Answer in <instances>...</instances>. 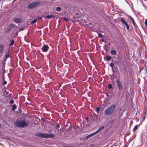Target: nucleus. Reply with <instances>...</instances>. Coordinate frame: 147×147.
<instances>
[{"mask_svg": "<svg viewBox=\"0 0 147 147\" xmlns=\"http://www.w3.org/2000/svg\"><path fill=\"white\" fill-rule=\"evenodd\" d=\"M16 34L17 35H18V34Z\"/></svg>", "mask_w": 147, "mask_h": 147, "instance_id": "obj_52", "label": "nucleus"}, {"mask_svg": "<svg viewBox=\"0 0 147 147\" xmlns=\"http://www.w3.org/2000/svg\"><path fill=\"white\" fill-rule=\"evenodd\" d=\"M14 27L15 25L14 24H9L8 27H7V28L11 31L14 28Z\"/></svg>", "mask_w": 147, "mask_h": 147, "instance_id": "obj_11", "label": "nucleus"}, {"mask_svg": "<svg viewBox=\"0 0 147 147\" xmlns=\"http://www.w3.org/2000/svg\"><path fill=\"white\" fill-rule=\"evenodd\" d=\"M37 21V19H35L34 20H33L32 22H31V23L32 24H33L35 23L36 21Z\"/></svg>", "mask_w": 147, "mask_h": 147, "instance_id": "obj_28", "label": "nucleus"}, {"mask_svg": "<svg viewBox=\"0 0 147 147\" xmlns=\"http://www.w3.org/2000/svg\"><path fill=\"white\" fill-rule=\"evenodd\" d=\"M72 128V127L71 126H69V127L66 128V129H65L66 132L67 133H70V131L71 130Z\"/></svg>", "mask_w": 147, "mask_h": 147, "instance_id": "obj_15", "label": "nucleus"}, {"mask_svg": "<svg viewBox=\"0 0 147 147\" xmlns=\"http://www.w3.org/2000/svg\"><path fill=\"white\" fill-rule=\"evenodd\" d=\"M7 82L6 81H4V82H3V85H5V84H7Z\"/></svg>", "mask_w": 147, "mask_h": 147, "instance_id": "obj_38", "label": "nucleus"}, {"mask_svg": "<svg viewBox=\"0 0 147 147\" xmlns=\"http://www.w3.org/2000/svg\"><path fill=\"white\" fill-rule=\"evenodd\" d=\"M52 17H53V16L52 15H49L48 16H47L46 17H47V18L48 19H50Z\"/></svg>", "mask_w": 147, "mask_h": 147, "instance_id": "obj_27", "label": "nucleus"}, {"mask_svg": "<svg viewBox=\"0 0 147 147\" xmlns=\"http://www.w3.org/2000/svg\"><path fill=\"white\" fill-rule=\"evenodd\" d=\"M112 57L109 56L106 57V58L107 61H109L111 59Z\"/></svg>", "mask_w": 147, "mask_h": 147, "instance_id": "obj_22", "label": "nucleus"}, {"mask_svg": "<svg viewBox=\"0 0 147 147\" xmlns=\"http://www.w3.org/2000/svg\"><path fill=\"white\" fill-rule=\"evenodd\" d=\"M63 20L66 21H68L69 20V19L68 18H66L65 17L63 18Z\"/></svg>", "mask_w": 147, "mask_h": 147, "instance_id": "obj_30", "label": "nucleus"}, {"mask_svg": "<svg viewBox=\"0 0 147 147\" xmlns=\"http://www.w3.org/2000/svg\"><path fill=\"white\" fill-rule=\"evenodd\" d=\"M110 122V121H108V122Z\"/></svg>", "mask_w": 147, "mask_h": 147, "instance_id": "obj_51", "label": "nucleus"}, {"mask_svg": "<svg viewBox=\"0 0 147 147\" xmlns=\"http://www.w3.org/2000/svg\"><path fill=\"white\" fill-rule=\"evenodd\" d=\"M130 18L131 19V20L132 21H133L134 20L133 19V18L131 16L130 17Z\"/></svg>", "mask_w": 147, "mask_h": 147, "instance_id": "obj_40", "label": "nucleus"}, {"mask_svg": "<svg viewBox=\"0 0 147 147\" xmlns=\"http://www.w3.org/2000/svg\"><path fill=\"white\" fill-rule=\"evenodd\" d=\"M13 21L17 23H20L22 21V20L20 18H15L13 19Z\"/></svg>", "mask_w": 147, "mask_h": 147, "instance_id": "obj_8", "label": "nucleus"}, {"mask_svg": "<svg viewBox=\"0 0 147 147\" xmlns=\"http://www.w3.org/2000/svg\"><path fill=\"white\" fill-rule=\"evenodd\" d=\"M121 109H122L121 108H120L119 109V111H121Z\"/></svg>", "mask_w": 147, "mask_h": 147, "instance_id": "obj_48", "label": "nucleus"}, {"mask_svg": "<svg viewBox=\"0 0 147 147\" xmlns=\"http://www.w3.org/2000/svg\"><path fill=\"white\" fill-rule=\"evenodd\" d=\"M11 30L8 29L7 28L6 30L4 31V33L5 34H7L9 33Z\"/></svg>", "mask_w": 147, "mask_h": 147, "instance_id": "obj_19", "label": "nucleus"}, {"mask_svg": "<svg viewBox=\"0 0 147 147\" xmlns=\"http://www.w3.org/2000/svg\"><path fill=\"white\" fill-rule=\"evenodd\" d=\"M142 121H141L140 122V124L138 125H141L142 124Z\"/></svg>", "mask_w": 147, "mask_h": 147, "instance_id": "obj_49", "label": "nucleus"}, {"mask_svg": "<svg viewBox=\"0 0 147 147\" xmlns=\"http://www.w3.org/2000/svg\"><path fill=\"white\" fill-rule=\"evenodd\" d=\"M4 49V47L2 45H0V53H2Z\"/></svg>", "mask_w": 147, "mask_h": 147, "instance_id": "obj_17", "label": "nucleus"}, {"mask_svg": "<svg viewBox=\"0 0 147 147\" xmlns=\"http://www.w3.org/2000/svg\"><path fill=\"white\" fill-rule=\"evenodd\" d=\"M79 15V13H75V16H78Z\"/></svg>", "mask_w": 147, "mask_h": 147, "instance_id": "obj_41", "label": "nucleus"}, {"mask_svg": "<svg viewBox=\"0 0 147 147\" xmlns=\"http://www.w3.org/2000/svg\"><path fill=\"white\" fill-rule=\"evenodd\" d=\"M121 20L122 22V23L126 26L127 29V30H129V26L127 24V22L123 18H121Z\"/></svg>", "mask_w": 147, "mask_h": 147, "instance_id": "obj_6", "label": "nucleus"}, {"mask_svg": "<svg viewBox=\"0 0 147 147\" xmlns=\"http://www.w3.org/2000/svg\"><path fill=\"white\" fill-rule=\"evenodd\" d=\"M14 124L16 127L22 128L27 126L28 123L24 120H18L15 121Z\"/></svg>", "mask_w": 147, "mask_h": 147, "instance_id": "obj_2", "label": "nucleus"}, {"mask_svg": "<svg viewBox=\"0 0 147 147\" xmlns=\"http://www.w3.org/2000/svg\"><path fill=\"white\" fill-rule=\"evenodd\" d=\"M10 52V50L9 49H8L7 51L6 52L7 54L5 55V60H6L7 58L9 57V53Z\"/></svg>", "mask_w": 147, "mask_h": 147, "instance_id": "obj_12", "label": "nucleus"}, {"mask_svg": "<svg viewBox=\"0 0 147 147\" xmlns=\"http://www.w3.org/2000/svg\"><path fill=\"white\" fill-rule=\"evenodd\" d=\"M64 147H69V146H64Z\"/></svg>", "mask_w": 147, "mask_h": 147, "instance_id": "obj_50", "label": "nucleus"}, {"mask_svg": "<svg viewBox=\"0 0 147 147\" xmlns=\"http://www.w3.org/2000/svg\"><path fill=\"white\" fill-rule=\"evenodd\" d=\"M14 41L13 39H12L11 41V43L10 44V45L12 46L14 44Z\"/></svg>", "mask_w": 147, "mask_h": 147, "instance_id": "obj_24", "label": "nucleus"}, {"mask_svg": "<svg viewBox=\"0 0 147 147\" xmlns=\"http://www.w3.org/2000/svg\"><path fill=\"white\" fill-rule=\"evenodd\" d=\"M114 64L113 63H110V66L112 68H113L114 66Z\"/></svg>", "mask_w": 147, "mask_h": 147, "instance_id": "obj_29", "label": "nucleus"}, {"mask_svg": "<svg viewBox=\"0 0 147 147\" xmlns=\"http://www.w3.org/2000/svg\"><path fill=\"white\" fill-rule=\"evenodd\" d=\"M106 45H105L103 47V49L104 50L106 51V52H107V49L106 47Z\"/></svg>", "mask_w": 147, "mask_h": 147, "instance_id": "obj_25", "label": "nucleus"}, {"mask_svg": "<svg viewBox=\"0 0 147 147\" xmlns=\"http://www.w3.org/2000/svg\"><path fill=\"white\" fill-rule=\"evenodd\" d=\"M56 127L59 128L60 127V125L59 124H57L56 125Z\"/></svg>", "mask_w": 147, "mask_h": 147, "instance_id": "obj_37", "label": "nucleus"}, {"mask_svg": "<svg viewBox=\"0 0 147 147\" xmlns=\"http://www.w3.org/2000/svg\"><path fill=\"white\" fill-rule=\"evenodd\" d=\"M98 36L99 37L102 38V35L101 33H99L98 34Z\"/></svg>", "mask_w": 147, "mask_h": 147, "instance_id": "obj_34", "label": "nucleus"}, {"mask_svg": "<svg viewBox=\"0 0 147 147\" xmlns=\"http://www.w3.org/2000/svg\"><path fill=\"white\" fill-rule=\"evenodd\" d=\"M117 84V87L119 90V92H120L123 90V86L121 83V82L120 79L119 78L117 79L116 81Z\"/></svg>", "mask_w": 147, "mask_h": 147, "instance_id": "obj_4", "label": "nucleus"}, {"mask_svg": "<svg viewBox=\"0 0 147 147\" xmlns=\"http://www.w3.org/2000/svg\"><path fill=\"white\" fill-rule=\"evenodd\" d=\"M88 119V117H86V120H87V119Z\"/></svg>", "mask_w": 147, "mask_h": 147, "instance_id": "obj_47", "label": "nucleus"}, {"mask_svg": "<svg viewBox=\"0 0 147 147\" xmlns=\"http://www.w3.org/2000/svg\"><path fill=\"white\" fill-rule=\"evenodd\" d=\"M37 18L38 20H41L42 18L41 17H38Z\"/></svg>", "mask_w": 147, "mask_h": 147, "instance_id": "obj_39", "label": "nucleus"}, {"mask_svg": "<svg viewBox=\"0 0 147 147\" xmlns=\"http://www.w3.org/2000/svg\"><path fill=\"white\" fill-rule=\"evenodd\" d=\"M79 18V16H74L73 17V19L72 20V22H74L76 21H78Z\"/></svg>", "mask_w": 147, "mask_h": 147, "instance_id": "obj_10", "label": "nucleus"}, {"mask_svg": "<svg viewBox=\"0 0 147 147\" xmlns=\"http://www.w3.org/2000/svg\"><path fill=\"white\" fill-rule=\"evenodd\" d=\"M40 3V2L39 1L31 3L28 5V8L29 9H33L39 5Z\"/></svg>", "mask_w": 147, "mask_h": 147, "instance_id": "obj_5", "label": "nucleus"}, {"mask_svg": "<svg viewBox=\"0 0 147 147\" xmlns=\"http://www.w3.org/2000/svg\"><path fill=\"white\" fill-rule=\"evenodd\" d=\"M104 126H102L100 127L98 129L95 131L96 134L102 130L104 128Z\"/></svg>", "mask_w": 147, "mask_h": 147, "instance_id": "obj_14", "label": "nucleus"}, {"mask_svg": "<svg viewBox=\"0 0 147 147\" xmlns=\"http://www.w3.org/2000/svg\"><path fill=\"white\" fill-rule=\"evenodd\" d=\"M92 119L93 121L94 122H96L98 118L97 115L95 113H93V115Z\"/></svg>", "mask_w": 147, "mask_h": 147, "instance_id": "obj_9", "label": "nucleus"}, {"mask_svg": "<svg viewBox=\"0 0 147 147\" xmlns=\"http://www.w3.org/2000/svg\"><path fill=\"white\" fill-rule=\"evenodd\" d=\"M116 108V105H111L105 110L104 113L106 115H110L114 113Z\"/></svg>", "mask_w": 147, "mask_h": 147, "instance_id": "obj_1", "label": "nucleus"}, {"mask_svg": "<svg viewBox=\"0 0 147 147\" xmlns=\"http://www.w3.org/2000/svg\"><path fill=\"white\" fill-rule=\"evenodd\" d=\"M49 49V47L47 45H44L41 48V50L42 51L46 52Z\"/></svg>", "mask_w": 147, "mask_h": 147, "instance_id": "obj_7", "label": "nucleus"}, {"mask_svg": "<svg viewBox=\"0 0 147 147\" xmlns=\"http://www.w3.org/2000/svg\"><path fill=\"white\" fill-rule=\"evenodd\" d=\"M132 22L133 24H134H134H135V22H134V20L133 21H132Z\"/></svg>", "mask_w": 147, "mask_h": 147, "instance_id": "obj_42", "label": "nucleus"}, {"mask_svg": "<svg viewBox=\"0 0 147 147\" xmlns=\"http://www.w3.org/2000/svg\"><path fill=\"white\" fill-rule=\"evenodd\" d=\"M11 30L8 29L7 28L6 30L4 31V33L5 34H7L9 33Z\"/></svg>", "mask_w": 147, "mask_h": 147, "instance_id": "obj_20", "label": "nucleus"}, {"mask_svg": "<svg viewBox=\"0 0 147 147\" xmlns=\"http://www.w3.org/2000/svg\"><path fill=\"white\" fill-rule=\"evenodd\" d=\"M113 73L112 74L110 75H109V76L110 78L113 81L114 80V79H115V77L114 74L113 73L114 70L113 69Z\"/></svg>", "mask_w": 147, "mask_h": 147, "instance_id": "obj_13", "label": "nucleus"}, {"mask_svg": "<svg viewBox=\"0 0 147 147\" xmlns=\"http://www.w3.org/2000/svg\"><path fill=\"white\" fill-rule=\"evenodd\" d=\"M56 10L58 11H61V8L60 7H57L56 8Z\"/></svg>", "mask_w": 147, "mask_h": 147, "instance_id": "obj_26", "label": "nucleus"}, {"mask_svg": "<svg viewBox=\"0 0 147 147\" xmlns=\"http://www.w3.org/2000/svg\"><path fill=\"white\" fill-rule=\"evenodd\" d=\"M96 134H97L96 133V132H95L93 133H92L90 134H89L88 136H86V139L89 138H90L91 137L93 136L94 135H95Z\"/></svg>", "mask_w": 147, "mask_h": 147, "instance_id": "obj_16", "label": "nucleus"}, {"mask_svg": "<svg viewBox=\"0 0 147 147\" xmlns=\"http://www.w3.org/2000/svg\"><path fill=\"white\" fill-rule=\"evenodd\" d=\"M10 102L11 104H12L14 103V102L13 99H11L10 100Z\"/></svg>", "mask_w": 147, "mask_h": 147, "instance_id": "obj_35", "label": "nucleus"}, {"mask_svg": "<svg viewBox=\"0 0 147 147\" xmlns=\"http://www.w3.org/2000/svg\"><path fill=\"white\" fill-rule=\"evenodd\" d=\"M12 108L11 109V110L13 111L16 109V106L15 104H13L12 105Z\"/></svg>", "mask_w": 147, "mask_h": 147, "instance_id": "obj_21", "label": "nucleus"}, {"mask_svg": "<svg viewBox=\"0 0 147 147\" xmlns=\"http://www.w3.org/2000/svg\"><path fill=\"white\" fill-rule=\"evenodd\" d=\"M19 111H20V113H22V110H21L19 109Z\"/></svg>", "mask_w": 147, "mask_h": 147, "instance_id": "obj_44", "label": "nucleus"}, {"mask_svg": "<svg viewBox=\"0 0 147 147\" xmlns=\"http://www.w3.org/2000/svg\"><path fill=\"white\" fill-rule=\"evenodd\" d=\"M100 109V107H98L96 108V112L98 113V111H99Z\"/></svg>", "mask_w": 147, "mask_h": 147, "instance_id": "obj_31", "label": "nucleus"}, {"mask_svg": "<svg viewBox=\"0 0 147 147\" xmlns=\"http://www.w3.org/2000/svg\"><path fill=\"white\" fill-rule=\"evenodd\" d=\"M111 54L112 55H116V51L114 50H112L111 51Z\"/></svg>", "mask_w": 147, "mask_h": 147, "instance_id": "obj_18", "label": "nucleus"}, {"mask_svg": "<svg viewBox=\"0 0 147 147\" xmlns=\"http://www.w3.org/2000/svg\"><path fill=\"white\" fill-rule=\"evenodd\" d=\"M16 34L17 35H18V34Z\"/></svg>", "mask_w": 147, "mask_h": 147, "instance_id": "obj_53", "label": "nucleus"}, {"mask_svg": "<svg viewBox=\"0 0 147 147\" xmlns=\"http://www.w3.org/2000/svg\"><path fill=\"white\" fill-rule=\"evenodd\" d=\"M138 125H137L134 126L133 129V131L134 132L137 129L138 127Z\"/></svg>", "mask_w": 147, "mask_h": 147, "instance_id": "obj_23", "label": "nucleus"}, {"mask_svg": "<svg viewBox=\"0 0 147 147\" xmlns=\"http://www.w3.org/2000/svg\"><path fill=\"white\" fill-rule=\"evenodd\" d=\"M116 72H117V71L118 70V69H117V67H116Z\"/></svg>", "mask_w": 147, "mask_h": 147, "instance_id": "obj_45", "label": "nucleus"}, {"mask_svg": "<svg viewBox=\"0 0 147 147\" xmlns=\"http://www.w3.org/2000/svg\"><path fill=\"white\" fill-rule=\"evenodd\" d=\"M106 95L107 96H109V94H106Z\"/></svg>", "mask_w": 147, "mask_h": 147, "instance_id": "obj_43", "label": "nucleus"}, {"mask_svg": "<svg viewBox=\"0 0 147 147\" xmlns=\"http://www.w3.org/2000/svg\"><path fill=\"white\" fill-rule=\"evenodd\" d=\"M101 41L102 42H104V40L103 39H102Z\"/></svg>", "mask_w": 147, "mask_h": 147, "instance_id": "obj_46", "label": "nucleus"}, {"mask_svg": "<svg viewBox=\"0 0 147 147\" xmlns=\"http://www.w3.org/2000/svg\"><path fill=\"white\" fill-rule=\"evenodd\" d=\"M145 26L147 27V19H146L144 22Z\"/></svg>", "mask_w": 147, "mask_h": 147, "instance_id": "obj_33", "label": "nucleus"}, {"mask_svg": "<svg viewBox=\"0 0 147 147\" xmlns=\"http://www.w3.org/2000/svg\"><path fill=\"white\" fill-rule=\"evenodd\" d=\"M108 87L109 89H111L112 88V85L111 84H109L108 85Z\"/></svg>", "mask_w": 147, "mask_h": 147, "instance_id": "obj_32", "label": "nucleus"}, {"mask_svg": "<svg viewBox=\"0 0 147 147\" xmlns=\"http://www.w3.org/2000/svg\"><path fill=\"white\" fill-rule=\"evenodd\" d=\"M24 29V28H20V29L19 30H18V31H22V30H23Z\"/></svg>", "mask_w": 147, "mask_h": 147, "instance_id": "obj_36", "label": "nucleus"}, {"mask_svg": "<svg viewBox=\"0 0 147 147\" xmlns=\"http://www.w3.org/2000/svg\"><path fill=\"white\" fill-rule=\"evenodd\" d=\"M35 136L38 137L45 138H51L55 137L53 134H46L38 132L35 134Z\"/></svg>", "mask_w": 147, "mask_h": 147, "instance_id": "obj_3", "label": "nucleus"}]
</instances>
